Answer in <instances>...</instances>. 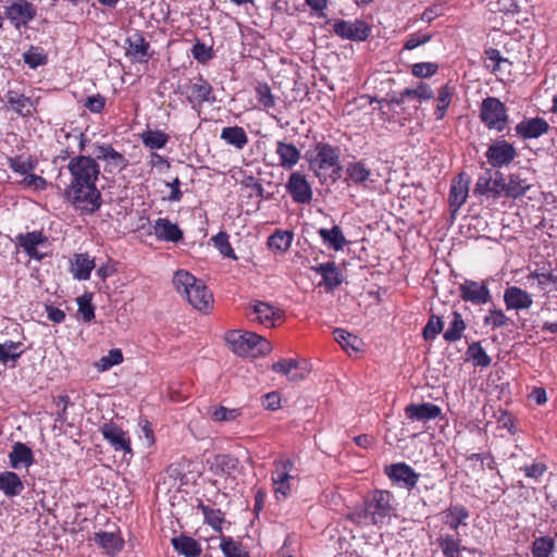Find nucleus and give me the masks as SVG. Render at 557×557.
Returning <instances> with one entry per match:
<instances>
[{
  "mask_svg": "<svg viewBox=\"0 0 557 557\" xmlns=\"http://www.w3.org/2000/svg\"><path fill=\"white\" fill-rule=\"evenodd\" d=\"M7 101L13 108V110L20 115H30L32 101L24 95H20L16 91L9 90L7 92Z\"/></svg>",
  "mask_w": 557,
  "mask_h": 557,
  "instance_id": "ea45409f",
  "label": "nucleus"
},
{
  "mask_svg": "<svg viewBox=\"0 0 557 557\" xmlns=\"http://www.w3.org/2000/svg\"><path fill=\"white\" fill-rule=\"evenodd\" d=\"M143 143L150 149H161L169 141V136L159 129H148L141 134Z\"/></svg>",
  "mask_w": 557,
  "mask_h": 557,
  "instance_id": "de8ad7c7",
  "label": "nucleus"
},
{
  "mask_svg": "<svg viewBox=\"0 0 557 557\" xmlns=\"http://www.w3.org/2000/svg\"><path fill=\"white\" fill-rule=\"evenodd\" d=\"M405 414L412 421H430L441 414V408L431 403L410 404L405 408Z\"/></svg>",
  "mask_w": 557,
  "mask_h": 557,
  "instance_id": "5701e85b",
  "label": "nucleus"
},
{
  "mask_svg": "<svg viewBox=\"0 0 557 557\" xmlns=\"http://www.w3.org/2000/svg\"><path fill=\"white\" fill-rule=\"evenodd\" d=\"M292 240V232L277 230L268 238V246L275 251H286L290 247Z\"/></svg>",
  "mask_w": 557,
  "mask_h": 557,
  "instance_id": "37998d69",
  "label": "nucleus"
},
{
  "mask_svg": "<svg viewBox=\"0 0 557 557\" xmlns=\"http://www.w3.org/2000/svg\"><path fill=\"white\" fill-rule=\"evenodd\" d=\"M443 320L441 317L432 314L423 327V337L425 341L434 339L443 331Z\"/></svg>",
  "mask_w": 557,
  "mask_h": 557,
  "instance_id": "13d9d810",
  "label": "nucleus"
},
{
  "mask_svg": "<svg viewBox=\"0 0 557 557\" xmlns=\"http://www.w3.org/2000/svg\"><path fill=\"white\" fill-rule=\"evenodd\" d=\"M531 184L520 173H510L504 177V197L517 199L525 195Z\"/></svg>",
  "mask_w": 557,
  "mask_h": 557,
  "instance_id": "b1692460",
  "label": "nucleus"
},
{
  "mask_svg": "<svg viewBox=\"0 0 557 557\" xmlns=\"http://www.w3.org/2000/svg\"><path fill=\"white\" fill-rule=\"evenodd\" d=\"M94 153V159H96V161H106L110 172H120L128 165L126 158L122 153L117 152L111 145H98L96 146Z\"/></svg>",
  "mask_w": 557,
  "mask_h": 557,
  "instance_id": "f3484780",
  "label": "nucleus"
},
{
  "mask_svg": "<svg viewBox=\"0 0 557 557\" xmlns=\"http://www.w3.org/2000/svg\"><path fill=\"white\" fill-rule=\"evenodd\" d=\"M191 54L200 63H206L213 57L212 48L200 41L193 46Z\"/></svg>",
  "mask_w": 557,
  "mask_h": 557,
  "instance_id": "69168bd1",
  "label": "nucleus"
},
{
  "mask_svg": "<svg viewBox=\"0 0 557 557\" xmlns=\"http://www.w3.org/2000/svg\"><path fill=\"white\" fill-rule=\"evenodd\" d=\"M21 184L24 187H33L38 190H44L47 187V181L42 176L32 173L26 174Z\"/></svg>",
  "mask_w": 557,
  "mask_h": 557,
  "instance_id": "774afa93",
  "label": "nucleus"
},
{
  "mask_svg": "<svg viewBox=\"0 0 557 557\" xmlns=\"http://www.w3.org/2000/svg\"><path fill=\"white\" fill-rule=\"evenodd\" d=\"M504 302L508 310H522L529 309L533 304V299L524 289L510 286L505 289Z\"/></svg>",
  "mask_w": 557,
  "mask_h": 557,
  "instance_id": "4be33fe9",
  "label": "nucleus"
},
{
  "mask_svg": "<svg viewBox=\"0 0 557 557\" xmlns=\"http://www.w3.org/2000/svg\"><path fill=\"white\" fill-rule=\"evenodd\" d=\"M466 330V323L462 319V315L454 311L453 320L450 321L449 327L444 332L443 337L446 342L453 343L457 342L462 337V334Z\"/></svg>",
  "mask_w": 557,
  "mask_h": 557,
  "instance_id": "79ce46f5",
  "label": "nucleus"
},
{
  "mask_svg": "<svg viewBox=\"0 0 557 557\" xmlns=\"http://www.w3.org/2000/svg\"><path fill=\"white\" fill-rule=\"evenodd\" d=\"M67 170L71 181L64 191L66 200L82 214L95 213L102 205L101 193L96 186L100 174L96 159L74 157L69 161Z\"/></svg>",
  "mask_w": 557,
  "mask_h": 557,
  "instance_id": "f257e3e1",
  "label": "nucleus"
},
{
  "mask_svg": "<svg viewBox=\"0 0 557 557\" xmlns=\"http://www.w3.org/2000/svg\"><path fill=\"white\" fill-rule=\"evenodd\" d=\"M4 15L14 28L20 30L36 17L37 9L28 0H11L4 7Z\"/></svg>",
  "mask_w": 557,
  "mask_h": 557,
  "instance_id": "0eeeda50",
  "label": "nucleus"
},
{
  "mask_svg": "<svg viewBox=\"0 0 557 557\" xmlns=\"http://www.w3.org/2000/svg\"><path fill=\"white\" fill-rule=\"evenodd\" d=\"M185 94L193 108L201 107L205 102L215 101L212 86L201 76L186 86Z\"/></svg>",
  "mask_w": 557,
  "mask_h": 557,
  "instance_id": "ddd939ff",
  "label": "nucleus"
},
{
  "mask_svg": "<svg viewBox=\"0 0 557 557\" xmlns=\"http://www.w3.org/2000/svg\"><path fill=\"white\" fill-rule=\"evenodd\" d=\"M123 362V354L119 348L109 350L107 356H103L96 362V368L103 372Z\"/></svg>",
  "mask_w": 557,
  "mask_h": 557,
  "instance_id": "864d4df0",
  "label": "nucleus"
},
{
  "mask_svg": "<svg viewBox=\"0 0 557 557\" xmlns=\"http://www.w3.org/2000/svg\"><path fill=\"white\" fill-rule=\"evenodd\" d=\"M95 542L110 554H115L123 547L122 540L116 534L110 532L96 533Z\"/></svg>",
  "mask_w": 557,
  "mask_h": 557,
  "instance_id": "58836bf2",
  "label": "nucleus"
},
{
  "mask_svg": "<svg viewBox=\"0 0 557 557\" xmlns=\"http://www.w3.org/2000/svg\"><path fill=\"white\" fill-rule=\"evenodd\" d=\"M385 473L400 486L412 490L416 487L420 474L405 462L394 463L385 468Z\"/></svg>",
  "mask_w": 557,
  "mask_h": 557,
  "instance_id": "4468645a",
  "label": "nucleus"
},
{
  "mask_svg": "<svg viewBox=\"0 0 557 557\" xmlns=\"http://www.w3.org/2000/svg\"><path fill=\"white\" fill-rule=\"evenodd\" d=\"M432 39V34H421L414 33L411 34L408 39L404 44V49L413 50L417 47L429 42Z\"/></svg>",
  "mask_w": 557,
  "mask_h": 557,
  "instance_id": "338daca9",
  "label": "nucleus"
},
{
  "mask_svg": "<svg viewBox=\"0 0 557 557\" xmlns=\"http://www.w3.org/2000/svg\"><path fill=\"white\" fill-rule=\"evenodd\" d=\"M212 240L222 256L234 260L237 259L230 244L228 235L225 232H220L212 238Z\"/></svg>",
  "mask_w": 557,
  "mask_h": 557,
  "instance_id": "bf43d9fd",
  "label": "nucleus"
},
{
  "mask_svg": "<svg viewBox=\"0 0 557 557\" xmlns=\"http://www.w3.org/2000/svg\"><path fill=\"white\" fill-rule=\"evenodd\" d=\"M434 97V92L431 87L425 83H419L417 88H406L398 97H392L386 101L388 110H392L394 106L400 107L407 99H417L419 101L430 100Z\"/></svg>",
  "mask_w": 557,
  "mask_h": 557,
  "instance_id": "aec40b11",
  "label": "nucleus"
},
{
  "mask_svg": "<svg viewBox=\"0 0 557 557\" xmlns=\"http://www.w3.org/2000/svg\"><path fill=\"white\" fill-rule=\"evenodd\" d=\"M238 459L231 455H220L215 458L216 468L222 474H232L238 468Z\"/></svg>",
  "mask_w": 557,
  "mask_h": 557,
  "instance_id": "680f3d73",
  "label": "nucleus"
},
{
  "mask_svg": "<svg viewBox=\"0 0 557 557\" xmlns=\"http://www.w3.org/2000/svg\"><path fill=\"white\" fill-rule=\"evenodd\" d=\"M272 370L286 375L293 382L304 380L309 373L307 363H300L296 359H281L272 364Z\"/></svg>",
  "mask_w": 557,
  "mask_h": 557,
  "instance_id": "6ab92c4d",
  "label": "nucleus"
},
{
  "mask_svg": "<svg viewBox=\"0 0 557 557\" xmlns=\"http://www.w3.org/2000/svg\"><path fill=\"white\" fill-rule=\"evenodd\" d=\"M128 48L127 54L138 62H147L151 54L150 45L139 33L131 35L126 40Z\"/></svg>",
  "mask_w": 557,
  "mask_h": 557,
  "instance_id": "393cba45",
  "label": "nucleus"
},
{
  "mask_svg": "<svg viewBox=\"0 0 557 557\" xmlns=\"http://www.w3.org/2000/svg\"><path fill=\"white\" fill-rule=\"evenodd\" d=\"M34 454L32 449L24 443L16 442L12 446V450L9 454L10 467L13 469H20L21 467L28 468L34 463Z\"/></svg>",
  "mask_w": 557,
  "mask_h": 557,
  "instance_id": "a878e982",
  "label": "nucleus"
},
{
  "mask_svg": "<svg viewBox=\"0 0 557 557\" xmlns=\"http://www.w3.org/2000/svg\"><path fill=\"white\" fill-rule=\"evenodd\" d=\"M225 339L232 350L243 357L265 355L272 349L270 342L255 332L232 330L226 333Z\"/></svg>",
  "mask_w": 557,
  "mask_h": 557,
  "instance_id": "20e7f679",
  "label": "nucleus"
},
{
  "mask_svg": "<svg viewBox=\"0 0 557 557\" xmlns=\"http://www.w3.org/2000/svg\"><path fill=\"white\" fill-rule=\"evenodd\" d=\"M438 65L433 62H420L411 66V73L419 78H428L437 73Z\"/></svg>",
  "mask_w": 557,
  "mask_h": 557,
  "instance_id": "0e129e2a",
  "label": "nucleus"
},
{
  "mask_svg": "<svg viewBox=\"0 0 557 557\" xmlns=\"http://www.w3.org/2000/svg\"><path fill=\"white\" fill-rule=\"evenodd\" d=\"M276 153L280 159V165L286 170L293 169L300 160V151L292 143L277 141Z\"/></svg>",
  "mask_w": 557,
  "mask_h": 557,
  "instance_id": "c85d7f7f",
  "label": "nucleus"
},
{
  "mask_svg": "<svg viewBox=\"0 0 557 557\" xmlns=\"http://www.w3.org/2000/svg\"><path fill=\"white\" fill-rule=\"evenodd\" d=\"M334 338L346 351L351 350L354 352H357L360 350L362 344L361 339L358 336L343 329L334 330Z\"/></svg>",
  "mask_w": 557,
  "mask_h": 557,
  "instance_id": "a19ab883",
  "label": "nucleus"
},
{
  "mask_svg": "<svg viewBox=\"0 0 557 557\" xmlns=\"http://www.w3.org/2000/svg\"><path fill=\"white\" fill-rule=\"evenodd\" d=\"M504 174L499 171L494 173L491 170H486L482 175L479 176L474 193L484 195L486 197L498 198L504 197Z\"/></svg>",
  "mask_w": 557,
  "mask_h": 557,
  "instance_id": "9d476101",
  "label": "nucleus"
},
{
  "mask_svg": "<svg viewBox=\"0 0 557 557\" xmlns=\"http://www.w3.org/2000/svg\"><path fill=\"white\" fill-rule=\"evenodd\" d=\"M240 416L239 409H230L224 406H219L211 412V418L218 422L234 421Z\"/></svg>",
  "mask_w": 557,
  "mask_h": 557,
  "instance_id": "e2e57ef3",
  "label": "nucleus"
},
{
  "mask_svg": "<svg viewBox=\"0 0 557 557\" xmlns=\"http://www.w3.org/2000/svg\"><path fill=\"white\" fill-rule=\"evenodd\" d=\"M319 235L324 243H327L333 249L342 250L347 240L339 226L334 225L332 228H320Z\"/></svg>",
  "mask_w": 557,
  "mask_h": 557,
  "instance_id": "4c0bfd02",
  "label": "nucleus"
},
{
  "mask_svg": "<svg viewBox=\"0 0 557 557\" xmlns=\"http://www.w3.org/2000/svg\"><path fill=\"white\" fill-rule=\"evenodd\" d=\"M23 60L30 69H36L45 65L48 62V57L41 48L32 46L24 52Z\"/></svg>",
  "mask_w": 557,
  "mask_h": 557,
  "instance_id": "3c124183",
  "label": "nucleus"
},
{
  "mask_svg": "<svg viewBox=\"0 0 557 557\" xmlns=\"http://www.w3.org/2000/svg\"><path fill=\"white\" fill-rule=\"evenodd\" d=\"M510 319L499 309L488 310V314L484 318V324L493 329L503 327L509 324Z\"/></svg>",
  "mask_w": 557,
  "mask_h": 557,
  "instance_id": "052dcab7",
  "label": "nucleus"
},
{
  "mask_svg": "<svg viewBox=\"0 0 557 557\" xmlns=\"http://www.w3.org/2000/svg\"><path fill=\"white\" fill-rule=\"evenodd\" d=\"M154 235L162 240L176 243L183 238V232L177 224L170 220L159 218L153 225Z\"/></svg>",
  "mask_w": 557,
  "mask_h": 557,
  "instance_id": "bb28decb",
  "label": "nucleus"
},
{
  "mask_svg": "<svg viewBox=\"0 0 557 557\" xmlns=\"http://www.w3.org/2000/svg\"><path fill=\"white\" fill-rule=\"evenodd\" d=\"M460 297L474 305H484L491 300V293L485 284L475 281H466L460 285Z\"/></svg>",
  "mask_w": 557,
  "mask_h": 557,
  "instance_id": "a211bd4d",
  "label": "nucleus"
},
{
  "mask_svg": "<svg viewBox=\"0 0 557 557\" xmlns=\"http://www.w3.org/2000/svg\"><path fill=\"white\" fill-rule=\"evenodd\" d=\"M16 240L20 247L24 249H29L35 246L45 245L48 243V238L38 231L28 232L26 234H18L16 236Z\"/></svg>",
  "mask_w": 557,
  "mask_h": 557,
  "instance_id": "8fccbe9b",
  "label": "nucleus"
},
{
  "mask_svg": "<svg viewBox=\"0 0 557 557\" xmlns=\"http://www.w3.org/2000/svg\"><path fill=\"white\" fill-rule=\"evenodd\" d=\"M95 268V260L88 253H77L72 261L71 272L74 278L78 281H87Z\"/></svg>",
  "mask_w": 557,
  "mask_h": 557,
  "instance_id": "c756f323",
  "label": "nucleus"
},
{
  "mask_svg": "<svg viewBox=\"0 0 557 557\" xmlns=\"http://www.w3.org/2000/svg\"><path fill=\"white\" fill-rule=\"evenodd\" d=\"M255 91L257 100L261 106L264 108H273L275 106V97L267 83H259L256 86Z\"/></svg>",
  "mask_w": 557,
  "mask_h": 557,
  "instance_id": "4d7b16f0",
  "label": "nucleus"
},
{
  "mask_svg": "<svg viewBox=\"0 0 557 557\" xmlns=\"http://www.w3.org/2000/svg\"><path fill=\"white\" fill-rule=\"evenodd\" d=\"M286 190L296 203H309L313 197L311 185L300 172H293L289 175Z\"/></svg>",
  "mask_w": 557,
  "mask_h": 557,
  "instance_id": "f8f14e48",
  "label": "nucleus"
},
{
  "mask_svg": "<svg viewBox=\"0 0 557 557\" xmlns=\"http://www.w3.org/2000/svg\"><path fill=\"white\" fill-rule=\"evenodd\" d=\"M24 490L21 478L13 471H3L0 473V491L7 497L18 496Z\"/></svg>",
  "mask_w": 557,
  "mask_h": 557,
  "instance_id": "2f4dec72",
  "label": "nucleus"
},
{
  "mask_svg": "<svg viewBox=\"0 0 557 557\" xmlns=\"http://www.w3.org/2000/svg\"><path fill=\"white\" fill-rule=\"evenodd\" d=\"M171 542L174 549L185 557H198L202 552L200 544L190 536L180 535Z\"/></svg>",
  "mask_w": 557,
  "mask_h": 557,
  "instance_id": "473e14b6",
  "label": "nucleus"
},
{
  "mask_svg": "<svg viewBox=\"0 0 557 557\" xmlns=\"http://www.w3.org/2000/svg\"><path fill=\"white\" fill-rule=\"evenodd\" d=\"M467 355L475 367L487 368L492 362L491 357L486 354L479 342H473L469 345Z\"/></svg>",
  "mask_w": 557,
  "mask_h": 557,
  "instance_id": "a18cd8bd",
  "label": "nucleus"
},
{
  "mask_svg": "<svg viewBox=\"0 0 557 557\" xmlns=\"http://www.w3.org/2000/svg\"><path fill=\"white\" fill-rule=\"evenodd\" d=\"M8 163L10 169L18 174L26 175L34 171L36 168V162L33 161L30 158H23L22 156L18 157H10L8 159Z\"/></svg>",
  "mask_w": 557,
  "mask_h": 557,
  "instance_id": "603ef678",
  "label": "nucleus"
},
{
  "mask_svg": "<svg viewBox=\"0 0 557 557\" xmlns=\"http://www.w3.org/2000/svg\"><path fill=\"white\" fill-rule=\"evenodd\" d=\"M92 295L85 293L77 298L78 312L85 322H90L95 319V307L91 304Z\"/></svg>",
  "mask_w": 557,
  "mask_h": 557,
  "instance_id": "6e6d98bb",
  "label": "nucleus"
},
{
  "mask_svg": "<svg viewBox=\"0 0 557 557\" xmlns=\"http://www.w3.org/2000/svg\"><path fill=\"white\" fill-rule=\"evenodd\" d=\"M347 178L355 185L367 187L368 182H374L372 171L362 161L350 162L346 169Z\"/></svg>",
  "mask_w": 557,
  "mask_h": 557,
  "instance_id": "7c9ffc66",
  "label": "nucleus"
},
{
  "mask_svg": "<svg viewBox=\"0 0 557 557\" xmlns=\"http://www.w3.org/2000/svg\"><path fill=\"white\" fill-rule=\"evenodd\" d=\"M480 119L487 128L502 132L508 123L507 109L498 98L487 97L481 103Z\"/></svg>",
  "mask_w": 557,
  "mask_h": 557,
  "instance_id": "423d86ee",
  "label": "nucleus"
},
{
  "mask_svg": "<svg viewBox=\"0 0 557 557\" xmlns=\"http://www.w3.org/2000/svg\"><path fill=\"white\" fill-rule=\"evenodd\" d=\"M22 344L20 342L7 341L0 344V362L7 364L9 361L15 362L23 350L21 349Z\"/></svg>",
  "mask_w": 557,
  "mask_h": 557,
  "instance_id": "49530a36",
  "label": "nucleus"
},
{
  "mask_svg": "<svg viewBox=\"0 0 557 557\" xmlns=\"http://www.w3.org/2000/svg\"><path fill=\"white\" fill-rule=\"evenodd\" d=\"M311 153L309 159L310 169L321 182L323 178L325 180L330 170L336 174L341 170L338 148L326 143H318Z\"/></svg>",
  "mask_w": 557,
  "mask_h": 557,
  "instance_id": "39448f33",
  "label": "nucleus"
},
{
  "mask_svg": "<svg viewBox=\"0 0 557 557\" xmlns=\"http://www.w3.org/2000/svg\"><path fill=\"white\" fill-rule=\"evenodd\" d=\"M515 131L523 139H533L546 134L549 124L543 117L524 119L516 125Z\"/></svg>",
  "mask_w": 557,
  "mask_h": 557,
  "instance_id": "412c9836",
  "label": "nucleus"
},
{
  "mask_svg": "<svg viewBox=\"0 0 557 557\" xmlns=\"http://www.w3.org/2000/svg\"><path fill=\"white\" fill-rule=\"evenodd\" d=\"M314 271L322 276L323 283L329 290L339 286L343 282L334 262L321 263L314 268Z\"/></svg>",
  "mask_w": 557,
  "mask_h": 557,
  "instance_id": "72a5a7b5",
  "label": "nucleus"
},
{
  "mask_svg": "<svg viewBox=\"0 0 557 557\" xmlns=\"http://www.w3.org/2000/svg\"><path fill=\"white\" fill-rule=\"evenodd\" d=\"M436 542L444 557H457L467 549L461 546V540L453 534H442Z\"/></svg>",
  "mask_w": 557,
  "mask_h": 557,
  "instance_id": "c9c22d12",
  "label": "nucleus"
},
{
  "mask_svg": "<svg viewBox=\"0 0 557 557\" xmlns=\"http://www.w3.org/2000/svg\"><path fill=\"white\" fill-rule=\"evenodd\" d=\"M470 178L465 173H459L451 181L449 190V207L453 213H456L466 202L469 193Z\"/></svg>",
  "mask_w": 557,
  "mask_h": 557,
  "instance_id": "2eb2a0df",
  "label": "nucleus"
},
{
  "mask_svg": "<svg viewBox=\"0 0 557 557\" xmlns=\"http://www.w3.org/2000/svg\"><path fill=\"white\" fill-rule=\"evenodd\" d=\"M333 32L342 39L350 41H364L371 34V27L363 20L346 21L336 20L333 24Z\"/></svg>",
  "mask_w": 557,
  "mask_h": 557,
  "instance_id": "1a4fd4ad",
  "label": "nucleus"
},
{
  "mask_svg": "<svg viewBox=\"0 0 557 557\" xmlns=\"http://www.w3.org/2000/svg\"><path fill=\"white\" fill-rule=\"evenodd\" d=\"M469 518L468 509L462 505H450L443 512V523L447 525L450 530L457 531L459 527L467 524V519Z\"/></svg>",
  "mask_w": 557,
  "mask_h": 557,
  "instance_id": "cd10ccee",
  "label": "nucleus"
},
{
  "mask_svg": "<svg viewBox=\"0 0 557 557\" xmlns=\"http://www.w3.org/2000/svg\"><path fill=\"white\" fill-rule=\"evenodd\" d=\"M455 88L448 83L443 85L437 92V104L434 111L435 119L437 121L443 120L446 115L447 109L451 102Z\"/></svg>",
  "mask_w": 557,
  "mask_h": 557,
  "instance_id": "e433bc0d",
  "label": "nucleus"
},
{
  "mask_svg": "<svg viewBox=\"0 0 557 557\" xmlns=\"http://www.w3.org/2000/svg\"><path fill=\"white\" fill-rule=\"evenodd\" d=\"M394 496L388 491H374L366 497L363 506L356 508L349 519L358 525H379L386 522L395 510Z\"/></svg>",
  "mask_w": 557,
  "mask_h": 557,
  "instance_id": "f03ea898",
  "label": "nucleus"
},
{
  "mask_svg": "<svg viewBox=\"0 0 557 557\" xmlns=\"http://www.w3.org/2000/svg\"><path fill=\"white\" fill-rule=\"evenodd\" d=\"M101 433L106 441L116 451H124L125 454L132 455L131 441L126 436V433L113 422L104 423L101 428Z\"/></svg>",
  "mask_w": 557,
  "mask_h": 557,
  "instance_id": "dca6fc26",
  "label": "nucleus"
},
{
  "mask_svg": "<svg viewBox=\"0 0 557 557\" xmlns=\"http://www.w3.org/2000/svg\"><path fill=\"white\" fill-rule=\"evenodd\" d=\"M221 139L238 150L244 149L248 143V136L240 126L224 127L221 132Z\"/></svg>",
  "mask_w": 557,
  "mask_h": 557,
  "instance_id": "f704fd0d",
  "label": "nucleus"
},
{
  "mask_svg": "<svg viewBox=\"0 0 557 557\" xmlns=\"http://www.w3.org/2000/svg\"><path fill=\"white\" fill-rule=\"evenodd\" d=\"M555 547L554 540L548 536L536 539L532 545L533 557H548Z\"/></svg>",
  "mask_w": 557,
  "mask_h": 557,
  "instance_id": "5fc2aeb1",
  "label": "nucleus"
},
{
  "mask_svg": "<svg viewBox=\"0 0 557 557\" xmlns=\"http://www.w3.org/2000/svg\"><path fill=\"white\" fill-rule=\"evenodd\" d=\"M247 315L265 327H274L283 319V311L269 302L253 300L248 305Z\"/></svg>",
  "mask_w": 557,
  "mask_h": 557,
  "instance_id": "6e6552de",
  "label": "nucleus"
},
{
  "mask_svg": "<svg viewBox=\"0 0 557 557\" xmlns=\"http://www.w3.org/2000/svg\"><path fill=\"white\" fill-rule=\"evenodd\" d=\"M197 507L201 510L205 517V522L211 525L215 531L222 532L221 524L224 521L223 512L220 509H214L205 505L201 500H198Z\"/></svg>",
  "mask_w": 557,
  "mask_h": 557,
  "instance_id": "c03bdc74",
  "label": "nucleus"
},
{
  "mask_svg": "<svg viewBox=\"0 0 557 557\" xmlns=\"http://www.w3.org/2000/svg\"><path fill=\"white\" fill-rule=\"evenodd\" d=\"M220 548L225 557H249L242 543L234 541L230 536H222Z\"/></svg>",
  "mask_w": 557,
  "mask_h": 557,
  "instance_id": "09e8293b",
  "label": "nucleus"
},
{
  "mask_svg": "<svg viewBox=\"0 0 557 557\" xmlns=\"http://www.w3.org/2000/svg\"><path fill=\"white\" fill-rule=\"evenodd\" d=\"M485 157L493 168H503L513 161L517 157V151L511 144L503 139L490 145Z\"/></svg>",
  "mask_w": 557,
  "mask_h": 557,
  "instance_id": "9b49d317",
  "label": "nucleus"
},
{
  "mask_svg": "<svg viewBox=\"0 0 557 557\" xmlns=\"http://www.w3.org/2000/svg\"><path fill=\"white\" fill-rule=\"evenodd\" d=\"M176 290L184 294L188 302L199 311H208L213 306V295L205 283L189 272L180 270L173 277Z\"/></svg>",
  "mask_w": 557,
  "mask_h": 557,
  "instance_id": "7ed1b4c3",
  "label": "nucleus"
}]
</instances>
